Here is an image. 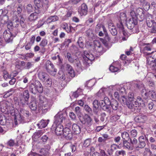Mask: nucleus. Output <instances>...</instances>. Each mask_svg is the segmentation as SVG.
Instances as JSON below:
<instances>
[{"mask_svg":"<svg viewBox=\"0 0 156 156\" xmlns=\"http://www.w3.org/2000/svg\"><path fill=\"white\" fill-rule=\"evenodd\" d=\"M30 90L32 93L35 94L37 92L42 93L43 89L41 83L39 81H36L34 83L31 84L30 86Z\"/></svg>","mask_w":156,"mask_h":156,"instance_id":"20e7f679","label":"nucleus"},{"mask_svg":"<svg viewBox=\"0 0 156 156\" xmlns=\"http://www.w3.org/2000/svg\"><path fill=\"white\" fill-rule=\"evenodd\" d=\"M100 154L101 156H108L106 154L104 150H101L100 151Z\"/></svg>","mask_w":156,"mask_h":156,"instance_id":"774afa93","label":"nucleus"},{"mask_svg":"<svg viewBox=\"0 0 156 156\" xmlns=\"http://www.w3.org/2000/svg\"><path fill=\"white\" fill-rule=\"evenodd\" d=\"M94 49L96 52L99 53H102L104 51L102 45L98 41L94 42Z\"/></svg>","mask_w":156,"mask_h":156,"instance_id":"f3484780","label":"nucleus"},{"mask_svg":"<svg viewBox=\"0 0 156 156\" xmlns=\"http://www.w3.org/2000/svg\"><path fill=\"white\" fill-rule=\"evenodd\" d=\"M143 9L141 8V9H143V10H149L150 9V4L149 3L147 2L145 3L142 5Z\"/></svg>","mask_w":156,"mask_h":156,"instance_id":"58836bf2","label":"nucleus"},{"mask_svg":"<svg viewBox=\"0 0 156 156\" xmlns=\"http://www.w3.org/2000/svg\"><path fill=\"white\" fill-rule=\"evenodd\" d=\"M137 135V132L136 129H133L130 131V136L133 137H135Z\"/></svg>","mask_w":156,"mask_h":156,"instance_id":"49530a36","label":"nucleus"},{"mask_svg":"<svg viewBox=\"0 0 156 156\" xmlns=\"http://www.w3.org/2000/svg\"><path fill=\"white\" fill-rule=\"evenodd\" d=\"M95 80L94 79L90 80L86 82L85 86L89 88H91L95 84Z\"/></svg>","mask_w":156,"mask_h":156,"instance_id":"bb28decb","label":"nucleus"},{"mask_svg":"<svg viewBox=\"0 0 156 156\" xmlns=\"http://www.w3.org/2000/svg\"><path fill=\"white\" fill-rule=\"evenodd\" d=\"M38 76L41 81L46 85L50 86L52 83L51 79L49 75L46 73L40 71L38 73Z\"/></svg>","mask_w":156,"mask_h":156,"instance_id":"39448f33","label":"nucleus"},{"mask_svg":"<svg viewBox=\"0 0 156 156\" xmlns=\"http://www.w3.org/2000/svg\"><path fill=\"white\" fill-rule=\"evenodd\" d=\"M29 107L31 110L33 111L36 110L37 107L36 101H31Z\"/></svg>","mask_w":156,"mask_h":156,"instance_id":"c85d7f7f","label":"nucleus"},{"mask_svg":"<svg viewBox=\"0 0 156 156\" xmlns=\"http://www.w3.org/2000/svg\"><path fill=\"white\" fill-rule=\"evenodd\" d=\"M41 11V10H36V12L31 13L29 17V20L33 22L36 20L39 16L43 13Z\"/></svg>","mask_w":156,"mask_h":156,"instance_id":"2eb2a0df","label":"nucleus"},{"mask_svg":"<svg viewBox=\"0 0 156 156\" xmlns=\"http://www.w3.org/2000/svg\"><path fill=\"white\" fill-rule=\"evenodd\" d=\"M73 132L76 134H79L81 132L80 127L76 124H73L72 126Z\"/></svg>","mask_w":156,"mask_h":156,"instance_id":"5701e85b","label":"nucleus"},{"mask_svg":"<svg viewBox=\"0 0 156 156\" xmlns=\"http://www.w3.org/2000/svg\"><path fill=\"white\" fill-rule=\"evenodd\" d=\"M15 35L12 34L9 30H6L3 33V36L5 41L7 43L11 42L13 39V37H15Z\"/></svg>","mask_w":156,"mask_h":156,"instance_id":"9d476101","label":"nucleus"},{"mask_svg":"<svg viewBox=\"0 0 156 156\" xmlns=\"http://www.w3.org/2000/svg\"><path fill=\"white\" fill-rule=\"evenodd\" d=\"M67 139H71L73 137V134L70 129L66 127L64 128L62 135Z\"/></svg>","mask_w":156,"mask_h":156,"instance_id":"a211bd4d","label":"nucleus"},{"mask_svg":"<svg viewBox=\"0 0 156 156\" xmlns=\"http://www.w3.org/2000/svg\"><path fill=\"white\" fill-rule=\"evenodd\" d=\"M66 68L69 76L72 77H73L75 76V74L74 70L70 65L68 64H66Z\"/></svg>","mask_w":156,"mask_h":156,"instance_id":"4be33fe9","label":"nucleus"},{"mask_svg":"<svg viewBox=\"0 0 156 156\" xmlns=\"http://www.w3.org/2000/svg\"><path fill=\"white\" fill-rule=\"evenodd\" d=\"M152 16L148 14V17L146 18V23L147 26L151 27V32L155 33L156 32V22L152 20Z\"/></svg>","mask_w":156,"mask_h":156,"instance_id":"423d86ee","label":"nucleus"},{"mask_svg":"<svg viewBox=\"0 0 156 156\" xmlns=\"http://www.w3.org/2000/svg\"><path fill=\"white\" fill-rule=\"evenodd\" d=\"M84 108L86 112L91 113L92 112V110L91 108L87 105H85L84 106Z\"/></svg>","mask_w":156,"mask_h":156,"instance_id":"864d4df0","label":"nucleus"},{"mask_svg":"<svg viewBox=\"0 0 156 156\" xmlns=\"http://www.w3.org/2000/svg\"><path fill=\"white\" fill-rule=\"evenodd\" d=\"M32 45V44L30 42H28L25 46V49L26 50H28L30 49Z\"/></svg>","mask_w":156,"mask_h":156,"instance_id":"bf43d9fd","label":"nucleus"},{"mask_svg":"<svg viewBox=\"0 0 156 156\" xmlns=\"http://www.w3.org/2000/svg\"><path fill=\"white\" fill-rule=\"evenodd\" d=\"M66 118V115L62 113H58L55 117L54 123L56 125L60 124L62 123L63 121H64Z\"/></svg>","mask_w":156,"mask_h":156,"instance_id":"9b49d317","label":"nucleus"},{"mask_svg":"<svg viewBox=\"0 0 156 156\" xmlns=\"http://www.w3.org/2000/svg\"><path fill=\"white\" fill-rule=\"evenodd\" d=\"M49 146L48 147H44V148H41L40 150V152L44 155H48L49 153Z\"/></svg>","mask_w":156,"mask_h":156,"instance_id":"cd10ccee","label":"nucleus"},{"mask_svg":"<svg viewBox=\"0 0 156 156\" xmlns=\"http://www.w3.org/2000/svg\"><path fill=\"white\" fill-rule=\"evenodd\" d=\"M155 58L152 56H149L147 58V66L148 72L149 73H155L156 72Z\"/></svg>","mask_w":156,"mask_h":156,"instance_id":"7ed1b4c3","label":"nucleus"},{"mask_svg":"<svg viewBox=\"0 0 156 156\" xmlns=\"http://www.w3.org/2000/svg\"><path fill=\"white\" fill-rule=\"evenodd\" d=\"M67 57L70 62L73 63L74 62V59L72 57L71 53L68 52L67 54Z\"/></svg>","mask_w":156,"mask_h":156,"instance_id":"79ce46f5","label":"nucleus"},{"mask_svg":"<svg viewBox=\"0 0 156 156\" xmlns=\"http://www.w3.org/2000/svg\"><path fill=\"white\" fill-rule=\"evenodd\" d=\"M146 119V117L143 115H140L136 116L135 120L137 122H144V119Z\"/></svg>","mask_w":156,"mask_h":156,"instance_id":"393cba45","label":"nucleus"},{"mask_svg":"<svg viewBox=\"0 0 156 156\" xmlns=\"http://www.w3.org/2000/svg\"><path fill=\"white\" fill-rule=\"evenodd\" d=\"M122 137L124 140H128L130 139L129 133L126 132H124L122 133Z\"/></svg>","mask_w":156,"mask_h":156,"instance_id":"7c9ffc66","label":"nucleus"},{"mask_svg":"<svg viewBox=\"0 0 156 156\" xmlns=\"http://www.w3.org/2000/svg\"><path fill=\"white\" fill-rule=\"evenodd\" d=\"M140 144L139 147L140 148H143L146 145V142L144 141H139Z\"/></svg>","mask_w":156,"mask_h":156,"instance_id":"052dcab7","label":"nucleus"},{"mask_svg":"<svg viewBox=\"0 0 156 156\" xmlns=\"http://www.w3.org/2000/svg\"><path fill=\"white\" fill-rule=\"evenodd\" d=\"M24 19L23 17H22L21 18V19L20 20V25H21V26L23 28H25L26 26V25L24 23Z\"/></svg>","mask_w":156,"mask_h":156,"instance_id":"13d9d810","label":"nucleus"},{"mask_svg":"<svg viewBox=\"0 0 156 156\" xmlns=\"http://www.w3.org/2000/svg\"><path fill=\"white\" fill-rule=\"evenodd\" d=\"M58 20V17L55 16L49 17L47 19V22L50 23L51 22H54Z\"/></svg>","mask_w":156,"mask_h":156,"instance_id":"2f4dec72","label":"nucleus"},{"mask_svg":"<svg viewBox=\"0 0 156 156\" xmlns=\"http://www.w3.org/2000/svg\"><path fill=\"white\" fill-rule=\"evenodd\" d=\"M93 106L94 108L96 109L98 108L99 107L98 101L97 100H94L93 102Z\"/></svg>","mask_w":156,"mask_h":156,"instance_id":"5fc2aeb1","label":"nucleus"},{"mask_svg":"<svg viewBox=\"0 0 156 156\" xmlns=\"http://www.w3.org/2000/svg\"><path fill=\"white\" fill-rule=\"evenodd\" d=\"M134 95L133 93L132 92H129L128 94V99L130 102V104L131 102L134 99Z\"/></svg>","mask_w":156,"mask_h":156,"instance_id":"c9c22d12","label":"nucleus"},{"mask_svg":"<svg viewBox=\"0 0 156 156\" xmlns=\"http://www.w3.org/2000/svg\"><path fill=\"white\" fill-rule=\"evenodd\" d=\"M52 103V101L51 100H47L45 98H41L39 106L40 110L44 112L47 111L48 109L51 106Z\"/></svg>","mask_w":156,"mask_h":156,"instance_id":"f257e3e1","label":"nucleus"},{"mask_svg":"<svg viewBox=\"0 0 156 156\" xmlns=\"http://www.w3.org/2000/svg\"><path fill=\"white\" fill-rule=\"evenodd\" d=\"M20 21L19 19L16 20L13 23V26L16 28H18L19 25Z\"/></svg>","mask_w":156,"mask_h":156,"instance_id":"3c124183","label":"nucleus"},{"mask_svg":"<svg viewBox=\"0 0 156 156\" xmlns=\"http://www.w3.org/2000/svg\"><path fill=\"white\" fill-rule=\"evenodd\" d=\"M112 34L115 35L117 34V32L115 27H113L112 28L109 30Z\"/></svg>","mask_w":156,"mask_h":156,"instance_id":"603ef678","label":"nucleus"},{"mask_svg":"<svg viewBox=\"0 0 156 156\" xmlns=\"http://www.w3.org/2000/svg\"><path fill=\"white\" fill-rule=\"evenodd\" d=\"M14 141L12 140H10L7 142V144L11 147L13 146L14 145Z\"/></svg>","mask_w":156,"mask_h":156,"instance_id":"338daca9","label":"nucleus"},{"mask_svg":"<svg viewBox=\"0 0 156 156\" xmlns=\"http://www.w3.org/2000/svg\"><path fill=\"white\" fill-rule=\"evenodd\" d=\"M125 154V151L123 150L120 151H117L115 152V154L118 156L119 155H124Z\"/></svg>","mask_w":156,"mask_h":156,"instance_id":"680f3d73","label":"nucleus"},{"mask_svg":"<svg viewBox=\"0 0 156 156\" xmlns=\"http://www.w3.org/2000/svg\"><path fill=\"white\" fill-rule=\"evenodd\" d=\"M151 46L149 44H148L147 45L144 47V48L142 50H141V51H142L143 53H144L145 51H151Z\"/></svg>","mask_w":156,"mask_h":156,"instance_id":"4c0bfd02","label":"nucleus"},{"mask_svg":"<svg viewBox=\"0 0 156 156\" xmlns=\"http://www.w3.org/2000/svg\"><path fill=\"white\" fill-rule=\"evenodd\" d=\"M109 70L112 72H117L119 70V69L116 67L111 66L109 67Z\"/></svg>","mask_w":156,"mask_h":156,"instance_id":"de8ad7c7","label":"nucleus"},{"mask_svg":"<svg viewBox=\"0 0 156 156\" xmlns=\"http://www.w3.org/2000/svg\"><path fill=\"white\" fill-rule=\"evenodd\" d=\"M125 22H126L128 28L130 30L137 27V21L136 18H129L128 20L127 18L126 21Z\"/></svg>","mask_w":156,"mask_h":156,"instance_id":"1a4fd4ad","label":"nucleus"},{"mask_svg":"<svg viewBox=\"0 0 156 156\" xmlns=\"http://www.w3.org/2000/svg\"><path fill=\"white\" fill-rule=\"evenodd\" d=\"M49 121V120H42L37 125L41 128H44L47 126Z\"/></svg>","mask_w":156,"mask_h":156,"instance_id":"a878e982","label":"nucleus"},{"mask_svg":"<svg viewBox=\"0 0 156 156\" xmlns=\"http://www.w3.org/2000/svg\"><path fill=\"white\" fill-rule=\"evenodd\" d=\"M136 10H131L130 12V14L131 15V18H136L137 20V14L136 12Z\"/></svg>","mask_w":156,"mask_h":156,"instance_id":"37998d69","label":"nucleus"},{"mask_svg":"<svg viewBox=\"0 0 156 156\" xmlns=\"http://www.w3.org/2000/svg\"><path fill=\"white\" fill-rule=\"evenodd\" d=\"M131 104L133 106V107L131 109H133L135 107H139L140 105V103L136 101H133L131 102Z\"/></svg>","mask_w":156,"mask_h":156,"instance_id":"c03bdc74","label":"nucleus"},{"mask_svg":"<svg viewBox=\"0 0 156 156\" xmlns=\"http://www.w3.org/2000/svg\"><path fill=\"white\" fill-rule=\"evenodd\" d=\"M69 116L72 119H76V116L75 114L73 112H70L69 113Z\"/></svg>","mask_w":156,"mask_h":156,"instance_id":"69168bd1","label":"nucleus"},{"mask_svg":"<svg viewBox=\"0 0 156 156\" xmlns=\"http://www.w3.org/2000/svg\"><path fill=\"white\" fill-rule=\"evenodd\" d=\"M46 68L47 72L51 75H55L57 72V69L55 68L53 64L49 61H47Z\"/></svg>","mask_w":156,"mask_h":156,"instance_id":"6e6552de","label":"nucleus"},{"mask_svg":"<svg viewBox=\"0 0 156 156\" xmlns=\"http://www.w3.org/2000/svg\"><path fill=\"white\" fill-rule=\"evenodd\" d=\"M29 97V95L28 90H26L24 91L22 95V98L20 102V106L22 105L24 106L28 104V100Z\"/></svg>","mask_w":156,"mask_h":156,"instance_id":"f8f14e48","label":"nucleus"},{"mask_svg":"<svg viewBox=\"0 0 156 156\" xmlns=\"http://www.w3.org/2000/svg\"><path fill=\"white\" fill-rule=\"evenodd\" d=\"M120 19L121 21L119 22L117 24V26L118 28L122 30L123 29V26L122 23L126 21L127 18L126 14L124 13H122L120 15Z\"/></svg>","mask_w":156,"mask_h":156,"instance_id":"dca6fc26","label":"nucleus"},{"mask_svg":"<svg viewBox=\"0 0 156 156\" xmlns=\"http://www.w3.org/2000/svg\"><path fill=\"white\" fill-rule=\"evenodd\" d=\"M61 27L63 29L65 30L68 33L70 32V29L68 28V24L66 23H63L61 24Z\"/></svg>","mask_w":156,"mask_h":156,"instance_id":"473e14b6","label":"nucleus"},{"mask_svg":"<svg viewBox=\"0 0 156 156\" xmlns=\"http://www.w3.org/2000/svg\"><path fill=\"white\" fill-rule=\"evenodd\" d=\"M64 130L63 126L61 124H58L56 126L55 129V134L57 136L62 135L63 133Z\"/></svg>","mask_w":156,"mask_h":156,"instance_id":"aec40b11","label":"nucleus"},{"mask_svg":"<svg viewBox=\"0 0 156 156\" xmlns=\"http://www.w3.org/2000/svg\"><path fill=\"white\" fill-rule=\"evenodd\" d=\"M83 55V60L87 63H90L91 61L94 60V57L93 55L91 53L85 51Z\"/></svg>","mask_w":156,"mask_h":156,"instance_id":"ddd939ff","label":"nucleus"},{"mask_svg":"<svg viewBox=\"0 0 156 156\" xmlns=\"http://www.w3.org/2000/svg\"><path fill=\"white\" fill-rule=\"evenodd\" d=\"M109 96L110 98H112L110 104L112 108L114 110H117L118 108L119 105L118 102L117 101L113 98V96L111 94L109 93Z\"/></svg>","mask_w":156,"mask_h":156,"instance_id":"412c9836","label":"nucleus"},{"mask_svg":"<svg viewBox=\"0 0 156 156\" xmlns=\"http://www.w3.org/2000/svg\"><path fill=\"white\" fill-rule=\"evenodd\" d=\"M111 102L110 101L109 98L107 97H105L104 100H102L100 102L101 107L104 110L107 111L109 113L111 112L110 108Z\"/></svg>","mask_w":156,"mask_h":156,"instance_id":"0eeeda50","label":"nucleus"},{"mask_svg":"<svg viewBox=\"0 0 156 156\" xmlns=\"http://www.w3.org/2000/svg\"><path fill=\"white\" fill-rule=\"evenodd\" d=\"M109 88L114 90H116L119 92L120 94H119L118 91H115L113 94L115 98L118 100L119 99L120 97L122 96L121 94L125 93V89L123 87V85H115L111 86L109 87Z\"/></svg>","mask_w":156,"mask_h":156,"instance_id":"f03ea898","label":"nucleus"},{"mask_svg":"<svg viewBox=\"0 0 156 156\" xmlns=\"http://www.w3.org/2000/svg\"><path fill=\"white\" fill-rule=\"evenodd\" d=\"M20 112H21V114H20V118H21V121L20 120V123H23L25 122L24 121H23L24 120V117H21V116H22V114H23V115L27 117L29 115V112L28 111L24 109H22L20 110Z\"/></svg>","mask_w":156,"mask_h":156,"instance_id":"b1692460","label":"nucleus"},{"mask_svg":"<svg viewBox=\"0 0 156 156\" xmlns=\"http://www.w3.org/2000/svg\"><path fill=\"white\" fill-rule=\"evenodd\" d=\"M71 41L69 39H66L63 43L64 45H66V46L68 47L69 44L71 43Z\"/></svg>","mask_w":156,"mask_h":156,"instance_id":"6e6d98bb","label":"nucleus"},{"mask_svg":"<svg viewBox=\"0 0 156 156\" xmlns=\"http://www.w3.org/2000/svg\"><path fill=\"white\" fill-rule=\"evenodd\" d=\"M77 43L78 44V45L80 48H83L84 44L83 42V38L82 37H79L77 41Z\"/></svg>","mask_w":156,"mask_h":156,"instance_id":"72a5a7b5","label":"nucleus"},{"mask_svg":"<svg viewBox=\"0 0 156 156\" xmlns=\"http://www.w3.org/2000/svg\"><path fill=\"white\" fill-rule=\"evenodd\" d=\"M127 140H123V145L124 147L126 148L132 150L133 149V146L131 144L128 142Z\"/></svg>","mask_w":156,"mask_h":156,"instance_id":"c756f323","label":"nucleus"},{"mask_svg":"<svg viewBox=\"0 0 156 156\" xmlns=\"http://www.w3.org/2000/svg\"><path fill=\"white\" fill-rule=\"evenodd\" d=\"M80 120L81 122L86 126L89 127L92 125V120L90 117L87 115H85Z\"/></svg>","mask_w":156,"mask_h":156,"instance_id":"4468645a","label":"nucleus"},{"mask_svg":"<svg viewBox=\"0 0 156 156\" xmlns=\"http://www.w3.org/2000/svg\"><path fill=\"white\" fill-rule=\"evenodd\" d=\"M7 107L8 106L6 105L5 103H4L0 105V108L1 109V111L3 112L4 110H6V109H7Z\"/></svg>","mask_w":156,"mask_h":156,"instance_id":"8fccbe9b","label":"nucleus"},{"mask_svg":"<svg viewBox=\"0 0 156 156\" xmlns=\"http://www.w3.org/2000/svg\"><path fill=\"white\" fill-rule=\"evenodd\" d=\"M142 98L140 96H138L137 98V101L140 103V105H142L144 104V100L146 99H144L142 96Z\"/></svg>","mask_w":156,"mask_h":156,"instance_id":"a19ab883","label":"nucleus"},{"mask_svg":"<svg viewBox=\"0 0 156 156\" xmlns=\"http://www.w3.org/2000/svg\"><path fill=\"white\" fill-rule=\"evenodd\" d=\"M91 143V140L90 139H86L84 141L83 147H87L89 146Z\"/></svg>","mask_w":156,"mask_h":156,"instance_id":"e433bc0d","label":"nucleus"},{"mask_svg":"<svg viewBox=\"0 0 156 156\" xmlns=\"http://www.w3.org/2000/svg\"><path fill=\"white\" fill-rule=\"evenodd\" d=\"M81 10H87V5L85 3H83L81 6Z\"/></svg>","mask_w":156,"mask_h":156,"instance_id":"0e129e2a","label":"nucleus"},{"mask_svg":"<svg viewBox=\"0 0 156 156\" xmlns=\"http://www.w3.org/2000/svg\"><path fill=\"white\" fill-rule=\"evenodd\" d=\"M139 141L146 142L148 141L147 138L145 136H141L139 138Z\"/></svg>","mask_w":156,"mask_h":156,"instance_id":"a18cd8bd","label":"nucleus"},{"mask_svg":"<svg viewBox=\"0 0 156 156\" xmlns=\"http://www.w3.org/2000/svg\"><path fill=\"white\" fill-rule=\"evenodd\" d=\"M19 115L18 114L17 115H16V114L15 115L14 122L13 123V127H16L18 126V122L17 120V119L19 117Z\"/></svg>","mask_w":156,"mask_h":156,"instance_id":"ea45409f","label":"nucleus"},{"mask_svg":"<svg viewBox=\"0 0 156 156\" xmlns=\"http://www.w3.org/2000/svg\"><path fill=\"white\" fill-rule=\"evenodd\" d=\"M3 77L5 80L8 78L9 73L6 71H4L3 73Z\"/></svg>","mask_w":156,"mask_h":156,"instance_id":"e2e57ef3","label":"nucleus"},{"mask_svg":"<svg viewBox=\"0 0 156 156\" xmlns=\"http://www.w3.org/2000/svg\"><path fill=\"white\" fill-rule=\"evenodd\" d=\"M48 44V41L45 39H43L39 44V46L42 47H45Z\"/></svg>","mask_w":156,"mask_h":156,"instance_id":"f704fd0d","label":"nucleus"},{"mask_svg":"<svg viewBox=\"0 0 156 156\" xmlns=\"http://www.w3.org/2000/svg\"><path fill=\"white\" fill-rule=\"evenodd\" d=\"M78 12L81 16H85L87 13V10H78Z\"/></svg>","mask_w":156,"mask_h":156,"instance_id":"09e8293b","label":"nucleus"},{"mask_svg":"<svg viewBox=\"0 0 156 156\" xmlns=\"http://www.w3.org/2000/svg\"><path fill=\"white\" fill-rule=\"evenodd\" d=\"M119 100L122 104L124 105H126L129 108L131 109L132 108L133 106L131 104H130L128 99L126 98L124 96L122 95Z\"/></svg>","mask_w":156,"mask_h":156,"instance_id":"6ab92c4d","label":"nucleus"},{"mask_svg":"<svg viewBox=\"0 0 156 156\" xmlns=\"http://www.w3.org/2000/svg\"><path fill=\"white\" fill-rule=\"evenodd\" d=\"M150 9H156V3L155 2H152L150 5Z\"/></svg>","mask_w":156,"mask_h":156,"instance_id":"4d7b16f0","label":"nucleus"}]
</instances>
